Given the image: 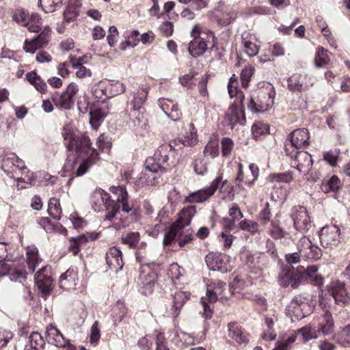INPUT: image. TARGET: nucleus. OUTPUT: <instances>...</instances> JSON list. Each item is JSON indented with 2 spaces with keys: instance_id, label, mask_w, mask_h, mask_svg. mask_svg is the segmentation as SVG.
<instances>
[{
  "instance_id": "1a4fd4ad",
  "label": "nucleus",
  "mask_w": 350,
  "mask_h": 350,
  "mask_svg": "<svg viewBox=\"0 0 350 350\" xmlns=\"http://www.w3.org/2000/svg\"><path fill=\"white\" fill-rule=\"evenodd\" d=\"M310 135L308 129L305 128L294 130L287 137L284 144V151L286 154L291 153L294 149H299L306 147L309 144Z\"/></svg>"
},
{
  "instance_id": "412c9836",
  "label": "nucleus",
  "mask_w": 350,
  "mask_h": 350,
  "mask_svg": "<svg viewBox=\"0 0 350 350\" xmlns=\"http://www.w3.org/2000/svg\"><path fill=\"white\" fill-rule=\"evenodd\" d=\"M288 90L291 92H301L308 90L306 75L295 73L287 79Z\"/></svg>"
},
{
  "instance_id": "052dcab7",
  "label": "nucleus",
  "mask_w": 350,
  "mask_h": 350,
  "mask_svg": "<svg viewBox=\"0 0 350 350\" xmlns=\"http://www.w3.org/2000/svg\"><path fill=\"white\" fill-rule=\"evenodd\" d=\"M220 142L223 157L230 156L234 145L233 140L230 137H224Z\"/></svg>"
},
{
  "instance_id": "6e6552de",
  "label": "nucleus",
  "mask_w": 350,
  "mask_h": 350,
  "mask_svg": "<svg viewBox=\"0 0 350 350\" xmlns=\"http://www.w3.org/2000/svg\"><path fill=\"white\" fill-rule=\"evenodd\" d=\"M273 88L266 90V91H260L258 93L256 99L250 98L248 108L254 113H260L267 111L272 107L274 103L275 92Z\"/></svg>"
},
{
  "instance_id": "69168bd1",
  "label": "nucleus",
  "mask_w": 350,
  "mask_h": 350,
  "mask_svg": "<svg viewBox=\"0 0 350 350\" xmlns=\"http://www.w3.org/2000/svg\"><path fill=\"white\" fill-rule=\"evenodd\" d=\"M258 167L254 163H251L249 165L248 172L250 174L252 178H247L248 176H245V184L248 186L252 185L258 176Z\"/></svg>"
},
{
  "instance_id": "338daca9",
  "label": "nucleus",
  "mask_w": 350,
  "mask_h": 350,
  "mask_svg": "<svg viewBox=\"0 0 350 350\" xmlns=\"http://www.w3.org/2000/svg\"><path fill=\"white\" fill-rule=\"evenodd\" d=\"M269 233L274 239H280L286 234V232L276 222L271 223Z\"/></svg>"
},
{
  "instance_id": "8fccbe9b",
  "label": "nucleus",
  "mask_w": 350,
  "mask_h": 350,
  "mask_svg": "<svg viewBox=\"0 0 350 350\" xmlns=\"http://www.w3.org/2000/svg\"><path fill=\"white\" fill-rule=\"evenodd\" d=\"M126 314V308L123 302L118 301L112 309V317L114 321H121Z\"/></svg>"
},
{
  "instance_id": "f704fd0d",
  "label": "nucleus",
  "mask_w": 350,
  "mask_h": 350,
  "mask_svg": "<svg viewBox=\"0 0 350 350\" xmlns=\"http://www.w3.org/2000/svg\"><path fill=\"white\" fill-rule=\"evenodd\" d=\"M342 183L337 176L333 175L329 179L323 180L321 189L324 193L335 192L340 189Z\"/></svg>"
},
{
  "instance_id": "2f4dec72",
  "label": "nucleus",
  "mask_w": 350,
  "mask_h": 350,
  "mask_svg": "<svg viewBox=\"0 0 350 350\" xmlns=\"http://www.w3.org/2000/svg\"><path fill=\"white\" fill-rule=\"evenodd\" d=\"M334 321L332 314L330 312L326 311L323 317V321L318 327V332L322 333L323 335L327 336L332 334L334 331Z\"/></svg>"
},
{
  "instance_id": "f3484780",
  "label": "nucleus",
  "mask_w": 350,
  "mask_h": 350,
  "mask_svg": "<svg viewBox=\"0 0 350 350\" xmlns=\"http://www.w3.org/2000/svg\"><path fill=\"white\" fill-rule=\"evenodd\" d=\"M51 38V30L46 27L42 32L32 40H25L23 49L26 53H34L38 49L43 48L49 43Z\"/></svg>"
},
{
  "instance_id": "bf43d9fd",
  "label": "nucleus",
  "mask_w": 350,
  "mask_h": 350,
  "mask_svg": "<svg viewBox=\"0 0 350 350\" xmlns=\"http://www.w3.org/2000/svg\"><path fill=\"white\" fill-rule=\"evenodd\" d=\"M239 227L241 230L248 231L252 234H254L258 231V223L252 220H242L239 223Z\"/></svg>"
},
{
  "instance_id": "c03bdc74",
  "label": "nucleus",
  "mask_w": 350,
  "mask_h": 350,
  "mask_svg": "<svg viewBox=\"0 0 350 350\" xmlns=\"http://www.w3.org/2000/svg\"><path fill=\"white\" fill-rule=\"evenodd\" d=\"M249 33H243L242 34V40L243 44L244 52L249 57H254L258 53L259 47L256 44V43L252 42L251 40H247V36Z\"/></svg>"
},
{
  "instance_id": "a18cd8bd",
  "label": "nucleus",
  "mask_w": 350,
  "mask_h": 350,
  "mask_svg": "<svg viewBox=\"0 0 350 350\" xmlns=\"http://www.w3.org/2000/svg\"><path fill=\"white\" fill-rule=\"evenodd\" d=\"M42 18L38 14H32L25 25V27L31 32H38L41 30Z\"/></svg>"
},
{
  "instance_id": "e2e57ef3",
  "label": "nucleus",
  "mask_w": 350,
  "mask_h": 350,
  "mask_svg": "<svg viewBox=\"0 0 350 350\" xmlns=\"http://www.w3.org/2000/svg\"><path fill=\"white\" fill-rule=\"evenodd\" d=\"M15 161H17V156L14 153H9L5 155L2 160V168L4 171H9L10 168L14 167Z\"/></svg>"
},
{
  "instance_id": "ea45409f",
  "label": "nucleus",
  "mask_w": 350,
  "mask_h": 350,
  "mask_svg": "<svg viewBox=\"0 0 350 350\" xmlns=\"http://www.w3.org/2000/svg\"><path fill=\"white\" fill-rule=\"evenodd\" d=\"M29 349L40 350L45 345V341L42 335L38 332H32L28 338Z\"/></svg>"
},
{
  "instance_id": "79ce46f5",
  "label": "nucleus",
  "mask_w": 350,
  "mask_h": 350,
  "mask_svg": "<svg viewBox=\"0 0 350 350\" xmlns=\"http://www.w3.org/2000/svg\"><path fill=\"white\" fill-rule=\"evenodd\" d=\"M48 213L53 219L59 220L62 217V208L58 199L51 198L48 204Z\"/></svg>"
},
{
  "instance_id": "4468645a",
  "label": "nucleus",
  "mask_w": 350,
  "mask_h": 350,
  "mask_svg": "<svg viewBox=\"0 0 350 350\" xmlns=\"http://www.w3.org/2000/svg\"><path fill=\"white\" fill-rule=\"evenodd\" d=\"M319 237L323 247L332 249L340 242V229L336 225L326 226L321 228Z\"/></svg>"
},
{
  "instance_id": "9d476101",
  "label": "nucleus",
  "mask_w": 350,
  "mask_h": 350,
  "mask_svg": "<svg viewBox=\"0 0 350 350\" xmlns=\"http://www.w3.org/2000/svg\"><path fill=\"white\" fill-rule=\"evenodd\" d=\"M79 88L77 85L74 83H70L61 94L57 92L52 94L51 100L57 107L70 109L74 105V97L77 94Z\"/></svg>"
},
{
  "instance_id": "b1692460",
  "label": "nucleus",
  "mask_w": 350,
  "mask_h": 350,
  "mask_svg": "<svg viewBox=\"0 0 350 350\" xmlns=\"http://www.w3.org/2000/svg\"><path fill=\"white\" fill-rule=\"evenodd\" d=\"M77 281V272L75 268H69L59 277V286L64 290H70L75 287Z\"/></svg>"
},
{
  "instance_id": "9b49d317",
  "label": "nucleus",
  "mask_w": 350,
  "mask_h": 350,
  "mask_svg": "<svg viewBox=\"0 0 350 350\" xmlns=\"http://www.w3.org/2000/svg\"><path fill=\"white\" fill-rule=\"evenodd\" d=\"M291 158V165L296 168L300 173L307 174L312 169L313 160L312 156L306 151L295 150L286 154Z\"/></svg>"
},
{
  "instance_id": "7ed1b4c3",
  "label": "nucleus",
  "mask_w": 350,
  "mask_h": 350,
  "mask_svg": "<svg viewBox=\"0 0 350 350\" xmlns=\"http://www.w3.org/2000/svg\"><path fill=\"white\" fill-rule=\"evenodd\" d=\"M91 202L92 208L96 212H100L104 207L105 208V220L113 222V226L116 230L124 228L127 225L121 218H118V204L110 199L109 194L103 190H96L92 195Z\"/></svg>"
},
{
  "instance_id": "3c124183",
  "label": "nucleus",
  "mask_w": 350,
  "mask_h": 350,
  "mask_svg": "<svg viewBox=\"0 0 350 350\" xmlns=\"http://www.w3.org/2000/svg\"><path fill=\"white\" fill-rule=\"evenodd\" d=\"M228 91L230 98L237 97V99L240 101V105L244 98V94L243 92L237 88V83L236 81H230L228 85Z\"/></svg>"
},
{
  "instance_id": "49530a36",
  "label": "nucleus",
  "mask_w": 350,
  "mask_h": 350,
  "mask_svg": "<svg viewBox=\"0 0 350 350\" xmlns=\"http://www.w3.org/2000/svg\"><path fill=\"white\" fill-rule=\"evenodd\" d=\"M110 191L117 196L116 199L113 200L115 203L118 206V214L120 213V202L122 200H128V192L126 191L124 185H119L118 187H111Z\"/></svg>"
},
{
  "instance_id": "423d86ee",
  "label": "nucleus",
  "mask_w": 350,
  "mask_h": 350,
  "mask_svg": "<svg viewBox=\"0 0 350 350\" xmlns=\"http://www.w3.org/2000/svg\"><path fill=\"white\" fill-rule=\"evenodd\" d=\"M191 36L193 40L190 42L189 46V52L193 57H197L204 54L207 49V42L211 38L213 42H215V36L212 32L208 33H201L200 28L198 25H195L191 31ZM215 46L213 43L212 47Z\"/></svg>"
},
{
  "instance_id": "774afa93",
  "label": "nucleus",
  "mask_w": 350,
  "mask_h": 350,
  "mask_svg": "<svg viewBox=\"0 0 350 350\" xmlns=\"http://www.w3.org/2000/svg\"><path fill=\"white\" fill-rule=\"evenodd\" d=\"M254 68L251 66L246 67L242 70L241 73V79L243 87H247L249 81H250V78L254 73Z\"/></svg>"
},
{
  "instance_id": "5fc2aeb1",
  "label": "nucleus",
  "mask_w": 350,
  "mask_h": 350,
  "mask_svg": "<svg viewBox=\"0 0 350 350\" xmlns=\"http://www.w3.org/2000/svg\"><path fill=\"white\" fill-rule=\"evenodd\" d=\"M206 263L211 271L219 270V254L215 252L208 253L205 258Z\"/></svg>"
},
{
  "instance_id": "7c9ffc66",
  "label": "nucleus",
  "mask_w": 350,
  "mask_h": 350,
  "mask_svg": "<svg viewBox=\"0 0 350 350\" xmlns=\"http://www.w3.org/2000/svg\"><path fill=\"white\" fill-rule=\"evenodd\" d=\"M85 159L79 165L76 172H74L75 176H81L86 173L88 169L94 165L98 161V154H94L92 156L84 157Z\"/></svg>"
},
{
  "instance_id": "13d9d810",
  "label": "nucleus",
  "mask_w": 350,
  "mask_h": 350,
  "mask_svg": "<svg viewBox=\"0 0 350 350\" xmlns=\"http://www.w3.org/2000/svg\"><path fill=\"white\" fill-rule=\"evenodd\" d=\"M62 0H39L45 12H53L62 4Z\"/></svg>"
},
{
  "instance_id": "09e8293b",
  "label": "nucleus",
  "mask_w": 350,
  "mask_h": 350,
  "mask_svg": "<svg viewBox=\"0 0 350 350\" xmlns=\"http://www.w3.org/2000/svg\"><path fill=\"white\" fill-rule=\"evenodd\" d=\"M13 333L9 330H4L0 332V350H16L14 345H8L7 349V344L12 339Z\"/></svg>"
},
{
  "instance_id": "680f3d73",
  "label": "nucleus",
  "mask_w": 350,
  "mask_h": 350,
  "mask_svg": "<svg viewBox=\"0 0 350 350\" xmlns=\"http://www.w3.org/2000/svg\"><path fill=\"white\" fill-rule=\"evenodd\" d=\"M29 15L24 10L17 9L13 16L14 20L19 25L25 27L29 18Z\"/></svg>"
},
{
  "instance_id": "f8f14e48",
  "label": "nucleus",
  "mask_w": 350,
  "mask_h": 350,
  "mask_svg": "<svg viewBox=\"0 0 350 350\" xmlns=\"http://www.w3.org/2000/svg\"><path fill=\"white\" fill-rule=\"evenodd\" d=\"M297 250L299 251L302 260L313 262L319 260L322 256V251L316 244L312 243L308 237L302 236L297 243Z\"/></svg>"
},
{
  "instance_id": "0eeeda50",
  "label": "nucleus",
  "mask_w": 350,
  "mask_h": 350,
  "mask_svg": "<svg viewBox=\"0 0 350 350\" xmlns=\"http://www.w3.org/2000/svg\"><path fill=\"white\" fill-rule=\"evenodd\" d=\"M237 102L232 104L225 113L222 124L224 133L232 131L236 124L244 125L246 119L244 110Z\"/></svg>"
},
{
  "instance_id": "a211bd4d",
  "label": "nucleus",
  "mask_w": 350,
  "mask_h": 350,
  "mask_svg": "<svg viewBox=\"0 0 350 350\" xmlns=\"http://www.w3.org/2000/svg\"><path fill=\"white\" fill-rule=\"evenodd\" d=\"M219 184V176H217L212 182L210 187L198 190L186 196L185 201L189 203H202L206 201L216 191Z\"/></svg>"
},
{
  "instance_id": "4be33fe9",
  "label": "nucleus",
  "mask_w": 350,
  "mask_h": 350,
  "mask_svg": "<svg viewBox=\"0 0 350 350\" xmlns=\"http://www.w3.org/2000/svg\"><path fill=\"white\" fill-rule=\"evenodd\" d=\"M106 262L109 269L118 271L123 267L122 252L116 247H111L106 252Z\"/></svg>"
},
{
  "instance_id": "603ef678",
  "label": "nucleus",
  "mask_w": 350,
  "mask_h": 350,
  "mask_svg": "<svg viewBox=\"0 0 350 350\" xmlns=\"http://www.w3.org/2000/svg\"><path fill=\"white\" fill-rule=\"evenodd\" d=\"M297 336L303 341L307 342L312 338H316L318 336L315 332H313L310 327L304 326L297 332Z\"/></svg>"
},
{
  "instance_id": "5701e85b",
  "label": "nucleus",
  "mask_w": 350,
  "mask_h": 350,
  "mask_svg": "<svg viewBox=\"0 0 350 350\" xmlns=\"http://www.w3.org/2000/svg\"><path fill=\"white\" fill-rule=\"evenodd\" d=\"M45 334L46 341L55 347H64L67 342V339L53 325L46 327Z\"/></svg>"
},
{
  "instance_id": "4c0bfd02",
  "label": "nucleus",
  "mask_w": 350,
  "mask_h": 350,
  "mask_svg": "<svg viewBox=\"0 0 350 350\" xmlns=\"http://www.w3.org/2000/svg\"><path fill=\"white\" fill-rule=\"evenodd\" d=\"M139 240L140 235L137 232H125L121 237L122 243L132 249H136L137 247Z\"/></svg>"
},
{
  "instance_id": "bb28decb",
  "label": "nucleus",
  "mask_w": 350,
  "mask_h": 350,
  "mask_svg": "<svg viewBox=\"0 0 350 350\" xmlns=\"http://www.w3.org/2000/svg\"><path fill=\"white\" fill-rule=\"evenodd\" d=\"M228 213L232 218L228 219L224 217L223 219L222 225L226 230H231L234 227L235 222L241 219L243 215L239 206L236 204H233L229 208Z\"/></svg>"
},
{
  "instance_id": "c9c22d12",
  "label": "nucleus",
  "mask_w": 350,
  "mask_h": 350,
  "mask_svg": "<svg viewBox=\"0 0 350 350\" xmlns=\"http://www.w3.org/2000/svg\"><path fill=\"white\" fill-rule=\"evenodd\" d=\"M26 79L40 93L43 94L46 92V83L35 72H28L26 75Z\"/></svg>"
},
{
  "instance_id": "a19ab883",
  "label": "nucleus",
  "mask_w": 350,
  "mask_h": 350,
  "mask_svg": "<svg viewBox=\"0 0 350 350\" xmlns=\"http://www.w3.org/2000/svg\"><path fill=\"white\" fill-rule=\"evenodd\" d=\"M294 270L286 271L282 272L278 276V282L280 286L284 287L291 286L296 288V283L294 281Z\"/></svg>"
},
{
  "instance_id": "f257e3e1",
  "label": "nucleus",
  "mask_w": 350,
  "mask_h": 350,
  "mask_svg": "<svg viewBox=\"0 0 350 350\" xmlns=\"http://www.w3.org/2000/svg\"><path fill=\"white\" fill-rule=\"evenodd\" d=\"M197 131L193 124L189 125V133L187 135L178 137L172 140L169 144H163L159 146L152 158L146 161L145 171L140 176L142 182H146L147 185H152L156 177L154 174L159 172H163L168 166L167 161L169 150H178L185 146H193L197 144Z\"/></svg>"
},
{
  "instance_id": "de8ad7c7",
  "label": "nucleus",
  "mask_w": 350,
  "mask_h": 350,
  "mask_svg": "<svg viewBox=\"0 0 350 350\" xmlns=\"http://www.w3.org/2000/svg\"><path fill=\"white\" fill-rule=\"evenodd\" d=\"M183 229L184 228H181V230L176 234V238H177L176 241L180 247H183L193 239L192 230L187 229L184 231Z\"/></svg>"
},
{
  "instance_id": "864d4df0",
  "label": "nucleus",
  "mask_w": 350,
  "mask_h": 350,
  "mask_svg": "<svg viewBox=\"0 0 350 350\" xmlns=\"http://www.w3.org/2000/svg\"><path fill=\"white\" fill-rule=\"evenodd\" d=\"M269 126L268 124L262 122L254 123L252 127V132L254 137L256 139L261 135L269 131Z\"/></svg>"
},
{
  "instance_id": "ddd939ff",
  "label": "nucleus",
  "mask_w": 350,
  "mask_h": 350,
  "mask_svg": "<svg viewBox=\"0 0 350 350\" xmlns=\"http://www.w3.org/2000/svg\"><path fill=\"white\" fill-rule=\"evenodd\" d=\"M291 218L294 228L299 232H307L311 227V219L305 206H297L292 208Z\"/></svg>"
},
{
  "instance_id": "c756f323",
  "label": "nucleus",
  "mask_w": 350,
  "mask_h": 350,
  "mask_svg": "<svg viewBox=\"0 0 350 350\" xmlns=\"http://www.w3.org/2000/svg\"><path fill=\"white\" fill-rule=\"evenodd\" d=\"M70 62L72 65V67L75 69H77L76 76L78 78H85L92 76V71L90 69H88L83 66V58H77L75 57L70 56Z\"/></svg>"
},
{
  "instance_id": "aec40b11",
  "label": "nucleus",
  "mask_w": 350,
  "mask_h": 350,
  "mask_svg": "<svg viewBox=\"0 0 350 350\" xmlns=\"http://www.w3.org/2000/svg\"><path fill=\"white\" fill-rule=\"evenodd\" d=\"M158 105L163 113L173 121H178L181 116V112L178 105L173 100L161 98L158 100Z\"/></svg>"
},
{
  "instance_id": "39448f33",
  "label": "nucleus",
  "mask_w": 350,
  "mask_h": 350,
  "mask_svg": "<svg viewBox=\"0 0 350 350\" xmlns=\"http://www.w3.org/2000/svg\"><path fill=\"white\" fill-rule=\"evenodd\" d=\"M64 140L68 150L75 149L76 154L79 157L92 156L93 153L98 154L96 150L91 147L90 140L85 135L67 133L64 135Z\"/></svg>"
},
{
  "instance_id": "393cba45",
  "label": "nucleus",
  "mask_w": 350,
  "mask_h": 350,
  "mask_svg": "<svg viewBox=\"0 0 350 350\" xmlns=\"http://www.w3.org/2000/svg\"><path fill=\"white\" fill-rule=\"evenodd\" d=\"M190 293L185 291H178L173 295L172 306L171 308L172 314L174 318L178 317L182 308L185 302L189 299Z\"/></svg>"
},
{
  "instance_id": "473e14b6",
  "label": "nucleus",
  "mask_w": 350,
  "mask_h": 350,
  "mask_svg": "<svg viewBox=\"0 0 350 350\" xmlns=\"http://www.w3.org/2000/svg\"><path fill=\"white\" fill-rule=\"evenodd\" d=\"M155 278L154 274L152 273H142L139 275V285L144 289V293L147 294L152 292V288L155 283Z\"/></svg>"
},
{
  "instance_id": "72a5a7b5",
  "label": "nucleus",
  "mask_w": 350,
  "mask_h": 350,
  "mask_svg": "<svg viewBox=\"0 0 350 350\" xmlns=\"http://www.w3.org/2000/svg\"><path fill=\"white\" fill-rule=\"evenodd\" d=\"M332 53L323 47H319L314 57V64L317 68H323L327 66L330 62Z\"/></svg>"
},
{
  "instance_id": "37998d69",
  "label": "nucleus",
  "mask_w": 350,
  "mask_h": 350,
  "mask_svg": "<svg viewBox=\"0 0 350 350\" xmlns=\"http://www.w3.org/2000/svg\"><path fill=\"white\" fill-rule=\"evenodd\" d=\"M318 267L316 265H311L307 267L308 271V282L313 284L321 286L323 284V278L317 273Z\"/></svg>"
},
{
  "instance_id": "2eb2a0df",
  "label": "nucleus",
  "mask_w": 350,
  "mask_h": 350,
  "mask_svg": "<svg viewBox=\"0 0 350 350\" xmlns=\"http://www.w3.org/2000/svg\"><path fill=\"white\" fill-rule=\"evenodd\" d=\"M328 291L337 305L342 307L349 304L350 295L345 282L334 281L330 284Z\"/></svg>"
},
{
  "instance_id": "20e7f679",
  "label": "nucleus",
  "mask_w": 350,
  "mask_h": 350,
  "mask_svg": "<svg viewBox=\"0 0 350 350\" xmlns=\"http://www.w3.org/2000/svg\"><path fill=\"white\" fill-rule=\"evenodd\" d=\"M196 213V208L194 205H190L182 209L177 220L172 223L165 230L163 239V245L165 246L170 245L176 239V234L181 228H184L190 224L191 219Z\"/></svg>"
},
{
  "instance_id": "4d7b16f0",
  "label": "nucleus",
  "mask_w": 350,
  "mask_h": 350,
  "mask_svg": "<svg viewBox=\"0 0 350 350\" xmlns=\"http://www.w3.org/2000/svg\"><path fill=\"white\" fill-rule=\"evenodd\" d=\"M126 87L120 81H113L109 85V92L111 96H118L124 92Z\"/></svg>"
},
{
  "instance_id": "a878e982",
  "label": "nucleus",
  "mask_w": 350,
  "mask_h": 350,
  "mask_svg": "<svg viewBox=\"0 0 350 350\" xmlns=\"http://www.w3.org/2000/svg\"><path fill=\"white\" fill-rule=\"evenodd\" d=\"M148 90L146 88H139L133 92L132 99L129 102L133 111H140L146 103Z\"/></svg>"
},
{
  "instance_id": "6e6d98bb",
  "label": "nucleus",
  "mask_w": 350,
  "mask_h": 350,
  "mask_svg": "<svg viewBox=\"0 0 350 350\" xmlns=\"http://www.w3.org/2000/svg\"><path fill=\"white\" fill-rule=\"evenodd\" d=\"M308 271L307 268L304 267H299L296 271L294 270V281L296 283V288H297L301 283L308 282Z\"/></svg>"
},
{
  "instance_id": "cd10ccee",
  "label": "nucleus",
  "mask_w": 350,
  "mask_h": 350,
  "mask_svg": "<svg viewBox=\"0 0 350 350\" xmlns=\"http://www.w3.org/2000/svg\"><path fill=\"white\" fill-rule=\"evenodd\" d=\"M229 336L239 344H247L249 342L247 334L243 332L237 323L231 322L228 325Z\"/></svg>"
},
{
  "instance_id": "e433bc0d",
  "label": "nucleus",
  "mask_w": 350,
  "mask_h": 350,
  "mask_svg": "<svg viewBox=\"0 0 350 350\" xmlns=\"http://www.w3.org/2000/svg\"><path fill=\"white\" fill-rule=\"evenodd\" d=\"M204 154L206 157L215 158L219 154V139L217 134H213L204 150Z\"/></svg>"
},
{
  "instance_id": "58836bf2",
  "label": "nucleus",
  "mask_w": 350,
  "mask_h": 350,
  "mask_svg": "<svg viewBox=\"0 0 350 350\" xmlns=\"http://www.w3.org/2000/svg\"><path fill=\"white\" fill-rule=\"evenodd\" d=\"M334 339L341 346L347 347L350 345V324L340 328L334 334Z\"/></svg>"
},
{
  "instance_id": "0e129e2a",
  "label": "nucleus",
  "mask_w": 350,
  "mask_h": 350,
  "mask_svg": "<svg viewBox=\"0 0 350 350\" xmlns=\"http://www.w3.org/2000/svg\"><path fill=\"white\" fill-rule=\"evenodd\" d=\"M340 151L338 149L330 150L323 154V159L331 166H335L337 164Z\"/></svg>"
},
{
  "instance_id": "dca6fc26",
  "label": "nucleus",
  "mask_w": 350,
  "mask_h": 350,
  "mask_svg": "<svg viewBox=\"0 0 350 350\" xmlns=\"http://www.w3.org/2000/svg\"><path fill=\"white\" fill-rule=\"evenodd\" d=\"M306 306L307 299L301 295H297L292 298L286 310L292 321H298L306 317V314L303 310Z\"/></svg>"
},
{
  "instance_id": "c85d7f7f",
  "label": "nucleus",
  "mask_w": 350,
  "mask_h": 350,
  "mask_svg": "<svg viewBox=\"0 0 350 350\" xmlns=\"http://www.w3.org/2000/svg\"><path fill=\"white\" fill-rule=\"evenodd\" d=\"M81 5V0H69L68 6L64 12L65 21L69 23L74 21L77 17Z\"/></svg>"
},
{
  "instance_id": "6ab92c4d",
  "label": "nucleus",
  "mask_w": 350,
  "mask_h": 350,
  "mask_svg": "<svg viewBox=\"0 0 350 350\" xmlns=\"http://www.w3.org/2000/svg\"><path fill=\"white\" fill-rule=\"evenodd\" d=\"M47 267L42 266L35 274L34 280L38 288L43 294H49L53 284V280L47 273Z\"/></svg>"
},
{
  "instance_id": "f03ea898",
  "label": "nucleus",
  "mask_w": 350,
  "mask_h": 350,
  "mask_svg": "<svg viewBox=\"0 0 350 350\" xmlns=\"http://www.w3.org/2000/svg\"><path fill=\"white\" fill-rule=\"evenodd\" d=\"M26 267L21 269L14 267V263L10 261H3L0 259V276L8 275L11 281L22 282L27 275L33 273L36 267L42 262L38 254V250L34 245L28 246L26 252Z\"/></svg>"
}]
</instances>
